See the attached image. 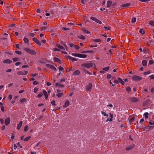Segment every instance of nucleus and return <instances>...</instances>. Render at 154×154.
I'll use <instances>...</instances> for the list:
<instances>
[{"instance_id": "f257e3e1", "label": "nucleus", "mask_w": 154, "mask_h": 154, "mask_svg": "<svg viewBox=\"0 0 154 154\" xmlns=\"http://www.w3.org/2000/svg\"><path fill=\"white\" fill-rule=\"evenodd\" d=\"M24 50L25 51L31 54L35 55L36 54V52L34 50H31L28 48H24Z\"/></svg>"}, {"instance_id": "f03ea898", "label": "nucleus", "mask_w": 154, "mask_h": 154, "mask_svg": "<svg viewBox=\"0 0 154 154\" xmlns=\"http://www.w3.org/2000/svg\"><path fill=\"white\" fill-rule=\"evenodd\" d=\"M82 66L87 68H89L93 66V63L90 62L88 63H85L82 65Z\"/></svg>"}, {"instance_id": "7ed1b4c3", "label": "nucleus", "mask_w": 154, "mask_h": 154, "mask_svg": "<svg viewBox=\"0 0 154 154\" xmlns=\"http://www.w3.org/2000/svg\"><path fill=\"white\" fill-rule=\"evenodd\" d=\"M118 80L115 79L114 80V82L116 84H118L119 82H120L122 85H124V82L123 81L122 79L120 78H118Z\"/></svg>"}, {"instance_id": "20e7f679", "label": "nucleus", "mask_w": 154, "mask_h": 154, "mask_svg": "<svg viewBox=\"0 0 154 154\" xmlns=\"http://www.w3.org/2000/svg\"><path fill=\"white\" fill-rule=\"evenodd\" d=\"M142 77L137 75H134L132 77V79L134 81H139L142 79Z\"/></svg>"}, {"instance_id": "39448f33", "label": "nucleus", "mask_w": 154, "mask_h": 154, "mask_svg": "<svg viewBox=\"0 0 154 154\" xmlns=\"http://www.w3.org/2000/svg\"><path fill=\"white\" fill-rule=\"evenodd\" d=\"M130 99L131 101L133 103H136L139 101L138 98L134 97H130Z\"/></svg>"}, {"instance_id": "423d86ee", "label": "nucleus", "mask_w": 154, "mask_h": 154, "mask_svg": "<svg viewBox=\"0 0 154 154\" xmlns=\"http://www.w3.org/2000/svg\"><path fill=\"white\" fill-rule=\"evenodd\" d=\"M46 66L47 67L51 69H52L54 71L57 70L56 68L54 65L47 64H46Z\"/></svg>"}, {"instance_id": "0eeeda50", "label": "nucleus", "mask_w": 154, "mask_h": 154, "mask_svg": "<svg viewBox=\"0 0 154 154\" xmlns=\"http://www.w3.org/2000/svg\"><path fill=\"white\" fill-rule=\"evenodd\" d=\"M92 87V85L91 83H89L86 87V90L87 91H90L91 90Z\"/></svg>"}, {"instance_id": "6e6552de", "label": "nucleus", "mask_w": 154, "mask_h": 154, "mask_svg": "<svg viewBox=\"0 0 154 154\" xmlns=\"http://www.w3.org/2000/svg\"><path fill=\"white\" fill-rule=\"evenodd\" d=\"M33 41L35 42L36 43L37 45H41V44L40 41L37 39L35 38L34 37L32 38Z\"/></svg>"}, {"instance_id": "1a4fd4ad", "label": "nucleus", "mask_w": 154, "mask_h": 154, "mask_svg": "<svg viewBox=\"0 0 154 154\" xmlns=\"http://www.w3.org/2000/svg\"><path fill=\"white\" fill-rule=\"evenodd\" d=\"M134 144H131L126 146L125 147V149L127 150H129L132 149L134 147Z\"/></svg>"}, {"instance_id": "9d476101", "label": "nucleus", "mask_w": 154, "mask_h": 154, "mask_svg": "<svg viewBox=\"0 0 154 154\" xmlns=\"http://www.w3.org/2000/svg\"><path fill=\"white\" fill-rule=\"evenodd\" d=\"M10 122V119L9 117L6 118L5 120V124L6 126L8 125Z\"/></svg>"}, {"instance_id": "9b49d317", "label": "nucleus", "mask_w": 154, "mask_h": 154, "mask_svg": "<svg viewBox=\"0 0 154 154\" xmlns=\"http://www.w3.org/2000/svg\"><path fill=\"white\" fill-rule=\"evenodd\" d=\"M53 60L54 61L57 62L58 63H59L60 64L61 63V60L58 58H57L56 57H54Z\"/></svg>"}, {"instance_id": "f8f14e48", "label": "nucleus", "mask_w": 154, "mask_h": 154, "mask_svg": "<svg viewBox=\"0 0 154 154\" xmlns=\"http://www.w3.org/2000/svg\"><path fill=\"white\" fill-rule=\"evenodd\" d=\"M87 56V55L86 54H79L78 57L81 58H85Z\"/></svg>"}, {"instance_id": "ddd939ff", "label": "nucleus", "mask_w": 154, "mask_h": 154, "mask_svg": "<svg viewBox=\"0 0 154 154\" xmlns=\"http://www.w3.org/2000/svg\"><path fill=\"white\" fill-rule=\"evenodd\" d=\"M12 62V61L9 59H6L3 61L4 63H10Z\"/></svg>"}, {"instance_id": "4468645a", "label": "nucleus", "mask_w": 154, "mask_h": 154, "mask_svg": "<svg viewBox=\"0 0 154 154\" xmlns=\"http://www.w3.org/2000/svg\"><path fill=\"white\" fill-rule=\"evenodd\" d=\"M43 93L45 95V99H47L48 98V96L47 91L45 90H44L43 91Z\"/></svg>"}, {"instance_id": "2eb2a0df", "label": "nucleus", "mask_w": 154, "mask_h": 154, "mask_svg": "<svg viewBox=\"0 0 154 154\" xmlns=\"http://www.w3.org/2000/svg\"><path fill=\"white\" fill-rule=\"evenodd\" d=\"M69 100H66L65 103L64 105L63 106L64 108H66L67 107L69 104Z\"/></svg>"}, {"instance_id": "dca6fc26", "label": "nucleus", "mask_w": 154, "mask_h": 154, "mask_svg": "<svg viewBox=\"0 0 154 154\" xmlns=\"http://www.w3.org/2000/svg\"><path fill=\"white\" fill-rule=\"evenodd\" d=\"M23 122L22 121H20L17 127V129L18 130L20 129L22 124Z\"/></svg>"}, {"instance_id": "f3484780", "label": "nucleus", "mask_w": 154, "mask_h": 154, "mask_svg": "<svg viewBox=\"0 0 154 154\" xmlns=\"http://www.w3.org/2000/svg\"><path fill=\"white\" fill-rule=\"evenodd\" d=\"M112 4V2L110 1H108L107 2V7L108 8L110 7Z\"/></svg>"}, {"instance_id": "a211bd4d", "label": "nucleus", "mask_w": 154, "mask_h": 154, "mask_svg": "<svg viewBox=\"0 0 154 154\" xmlns=\"http://www.w3.org/2000/svg\"><path fill=\"white\" fill-rule=\"evenodd\" d=\"M23 41L25 43L29 44V41L26 37H25L23 38Z\"/></svg>"}, {"instance_id": "6ab92c4d", "label": "nucleus", "mask_w": 154, "mask_h": 154, "mask_svg": "<svg viewBox=\"0 0 154 154\" xmlns=\"http://www.w3.org/2000/svg\"><path fill=\"white\" fill-rule=\"evenodd\" d=\"M80 74V72L78 70H76L73 73V75H78Z\"/></svg>"}, {"instance_id": "aec40b11", "label": "nucleus", "mask_w": 154, "mask_h": 154, "mask_svg": "<svg viewBox=\"0 0 154 154\" xmlns=\"http://www.w3.org/2000/svg\"><path fill=\"white\" fill-rule=\"evenodd\" d=\"M147 63V61L145 60H143L142 61V64L143 66H146Z\"/></svg>"}, {"instance_id": "412c9836", "label": "nucleus", "mask_w": 154, "mask_h": 154, "mask_svg": "<svg viewBox=\"0 0 154 154\" xmlns=\"http://www.w3.org/2000/svg\"><path fill=\"white\" fill-rule=\"evenodd\" d=\"M57 46L58 48H59L60 49L64 50H65L63 46L61 45H60L58 44H57Z\"/></svg>"}, {"instance_id": "4be33fe9", "label": "nucleus", "mask_w": 154, "mask_h": 154, "mask_svg": "<svg viewBox=\"0 0 154 154\" xmlns=\"http://www.w3.org/2000/svg\"><path fill=\"white\" fill-rule=\"evenodd\" d=\"M26 101V99L25 98H22L20 100V102L22 103H23Z\"/></svg>"}, {"instance_id": "5701e85b", "label": "nucleus", "mask_w": 154, "mask_h": 154, "mask_svg": "<svg viewBox=\"0 0 154 154\" xmlns=\"http://www.w3.org/2000/svg\"><path fill=\"white\" fill-rule=\"evenodd\" d=\"M130 5V4L129 3H126L124 4H123L122 5V7H129Z\"/></svg>"}, {"instance_id": "b1692460", "label": "nucleus", "mask_w": 154, "mask_h": 154, "mask_svg": "<svg viewBox=\"0 0 154 154\" xmlns=\"http://www.w3.org/2000/svg\"><path fill=\"white\" fill-rule=\"evenodd\" d=\"M109 69V66H107L106 67H104L103 68V70L104 71H108Z\"/></svg>"}, {"instance_id": "393cba45", "label": "nucleus", "mask_w": 154, "mask_h": 154, "mask_svg": "<svg viewBox=\"0 0 154 154\" xmlns=\"http://www.w3.org/2000/svg\"><path fill=\"white\" fill-rule=\"evenodd\" d=\"M56 86H59L60 87H63L64 86V85H63L60 84L58 82L56 84Z\"/></svg>"}, {"instance_id": "a878e982", "label": "nucleus", "mask_w": 154, "mask_h": 154, "mask_svg": "<svg viewBox=\"0 0 154 154\" xmlns=\"http://www.w3.org/2000/svg\"><path fill=\"white\" fill-rule=\"evenodd\" d=\"M101 113L102 115H103L104 116L108 117L109 116V115L106 114L105 112L103 111H101Z\"/></svg>"}, {"instance_id": "bb28decb", "label": "nucleus", "mask_w": 154, "mask_h": 154, "mask_svg": "<svg viewBox=\"0 0 154 154\" xmlns=\"http://www.w3.org/2000/svg\"><path fill=\"white\" fill-rule=\"evenodd\" d=\"M109 115L110 116V118L109 119V121L110 122H111L112 120V118H113V115L111 113H109Z\"/></svg>"}, {"instance_id": "cd10ccee", "label": "nucleus", "mask_w": 154, "mask_h": 154, "mask_svg": "<svg viewBox=\"0 0 154 154\" xmlns=\"http://www.w3.org/2000/svg\"><path fill=\"white\" fill-rule=\"evenodd\" d=\"M91 19L92 20L95 21L96 22L97 21V20H98L97 18H96L95 17H91Z\"/></svg>"}, {"instance_id": "c85d7f7f", "label": "nucleus", "mask_w": 154, "mask_h": 154, "mask_svg": "<svg viewBox=\"0 0 154 154\" xmlns=\"http://www.w3.org/2000/svg\"><path fill=\"white\" fill-rule=\"evenodd\" d=\"M43 93H42V92H40L39 94H38L37 95V97L38 98L41 97H42L43 95Z\"/></svg>"}, {"instance_id": "c756f323", "label": "nucleus", "mask_w": 154, "mask_h": 154, "mask_svg": "<svg viewBox=\"0 0 154 154\" xmlns=\"http://www.w3.org/2000/svg\"><path fill=\"white\" fill-rule=\"evenodd\" d=\"M31 136H28V137H26L23 140L24 141H27L30 139V138H31Z\"/></svg>"}, {"instance_id": "7c9ffc66", "label": "nucleus", "mask_w": 154, "mask_h": 154, "mask_svg": "<svg viewBox=\"0 0 154 154\" xmlns=\"http://www.w3.org/2000/svg\"><path fill=\"white\" fill-rule=\"evenodd\" d=\"M149 24L151 25L154 26V21L153 20L150 21L149 23Z\"/></svg>"}, {"instance_id": "2f4dec72", "label": "nucleus", "mask_w": 154, "mask_h": 154, "mask_svg": "<svg viewBox=\"0 0 154 154\" xmlns=\"http://www.w3.org/2000/svg\"><path fill=\"white\" fill-rule=\"evenodd\" d=\"M78 38H79L80 39H82V40H84V39H85V37L83 35H81L80 36H78Z\"/></svg>"}, {"instance_id": "473e14b6", "label": "nucleus", "mask_w": 154, "mask_h": 154, "mask_svg": "<svg viewBox=\"0 0 154 154\" xmlns=\"http://www.w3.org/2000/svg\"><path fill=\"white\" fill-rule=\"evenodd\" d=\"M19 58L17 57H15L13 58V60L14 61L16 62L19 60Z\"/></svg>"}, {"instance_id": "72a5a7b5", "label": "nucleus", "mask_w": 154, "mask_h": 154, "mask_svg": "<svg viewBox=\"0 0 154 154\" xmlns=\"http://www.w3.org/2000/svg\"><path fill=\"white\" fill-rule=\"evenodd\" d=\"M29 127L28 125L26 126L24 128V131H27L28 130Z\"/></svg>"}, {"instance_id": "f704fd0d", "label": "nucleus", "mask_w": 154, "mask_h": 154, "mask_svg": "<svg viewBox=\"0 0 154 154\" xmlns=\"http://www.w3.org/2000/svg\"><path fill=\"white\" fill-rule=\"evenodd\" d=\"M139 32L142 33V34H144L145 33V32L142 29H140Z\"/></svg>"}, {"instance_id": "c9c22d12", "label": "nucleus", "mask_w": 154, "mask_h": 154, "mask_svg": "<svg viewBox=\"0 0 154 154\" xmlns=\"http://www.w3.org/2000/svg\"><path fill=\"white\" fill-rule=\"evenodd\" d=\"M23 72L22 71H19L17 72L18 74L20 75H24Z\"/></svg>"}, {"instance_id": "e433bc0d", "label": "nucleus", "mask_w": 154, "mask_h": 154, "mask_svg": "<svg viewBox=\"0 0 154 154\" xmlns=\"http://www.w3.org/2000/svg\"><path fill=\"white\" fill-rule=\"evenodd\" d=\"M63 95V93H59L57 94V96L58 97H60Z\"/></svg>"}, {"instance_id": "4c0bfd02", "label": "nucleus", "mask_w": 154, "mask_h": 154, "mask_svg": "<svg viewBox=\"0 0 154 154\" xmlns=\"http://www.w3.org/2000/svg\"><path fill=\"white\" fill-rule=\"evenodd\" d=\"M136 19L135 17H134L132 19L131 22L132 23H134L136 22Z\"/></svg>"}, {"instance_id": "58836bf2", "label": "nucleus", "mask_w": 154, "mask_h": 154, "mask_svg": "<svg viewBox=\"0 0 154 154\" xmlns=\"http://www.w3.org/2000/svg\"><path fill=\"white\" fill-rule=\"evenodd\" d=\"M151 73V72L150 71H147L144 73V75L149 74Z\"/></svg>"}, {"instance_id": "ea45409f", "label": "nucleus", "mask_w": 154, "mask_h": 154, "mask_svg": "<svg viewBox=\"0 0 154 154\" xmlns=\"http://www.w3.org/2000/svg\"><path fill=\"white\" fill-rule=\"evenodd\" d=\"M94 41L95 42H98L101 41V40L100 39H95L94 40Z\"/></svg>"}, {"instance_id": "a19ab883", "label": "nucleus", "mask_w": 154, "mask_h": 154, "mask_svg": "<svg viewBox=\"0 0 154 154\" xmlns=\"http://www.w3.org/2000/svg\"><path fill=\"white\" fill-rule=\"evenodd\" d=\"M38 90V88L35 87L34 88V93H35L37 92Z\"/></svg>"}, {"instance_id": "79ce46f5", "label": "nucleus", "mask_w": 154, "mask_h": 154, "mask_svg": "<svg viewBox=\"0 0 154 154\" xmlns=\"http://www.w3.org/2000/svg\"><path fill=\"white\" fill-rule=\"evenodd\" d=\"M79 54H76V53H72L71 55L74 56L78 57Z\"/></svg>"}, {"instance_id": "37998d69", "label": "nucleus", "mask_w": 154, "mask_h": 154, "mask_svg": "<svg viewBox=\"0 0 154 154\" xmlns=\"http://www.w3.org/2000/svg\"><path fill=\"white\" fill-rule=\"evenodd\" d=\"M148 112H145L144 114V116L145 118H148Z\"/></svg>"}, {"instance_id": "c03bdc74", "label": "nucleus", "mask_w": 154, "mask_h": 154, "mask_svg": "<svg viewBox=\"0 0 154 154\" xmlns=\"http://www.w3.org/2000/svg\"><path fill=\"white\" fill-rule=\"evenodd\" d=\"M85 34H88L89 33V32L88 30H86V29H84L83 30Z\"/></svg>"}, {"instance_id": "a18cd8bd", "label": "nucleus", "mask_w": 154, "mask_h": 154, "mask_svg": "<svg viewBox=\"0 0 154 154\" xmlns=\"http://www.w3.org/2000/svg\"><path fill=\"white\" fill-rule=\"evenodd\" d=\"M154 62L152 60H150L149 61V64L150 65H152L153 64Z\"/></svg>"}, {"instance_id": "49530a36", "label": "nucleus", "mask_w": 154, "mask_h": 154, "mask_svg": "<svg viewBox=\"0 0 154 154\" xmlns=\"http://www.w3.org/2000/svg\"><path fill=\"white\" fill-rule=\"evenodd\" d=\"M112 77L111 75L110 74H107V78L108 79H109L110 78Z\"/></svg>"}, {"instance_id": "de8ad7c7", "label": "nucleus", "mask_w": 154, "mask_h": 154, "mask_svg": "<svg viewBox=\"0 0 154 154\" xmlns=\"http://www.w3.org/2000/svg\"><path fill=\"white\" fill-rule=\"evenodd\" d=\"M29 35L30 36L32 37H34L35 35V34L33 33H30Z\"/></svg>"}, {"instance_id": "09e8293b", "label": "nucleus", "mask_w": 154, "mask_h": 154, "mask_svg": "<svg viewBox=\"0 0 154 154\" xmlns=\"http://www.w3.org/2000/svg\"><path fill=\"white\" fill-rule=\"evenodd\" d=\"M59 71H63V70L64 69L62 67H61V66H60L59 67Z\"/></svg>"}, {"instance_id": "8fccbe9b", "label": "nucleus", "mask_w": 154, "mask_h": 154, "mask_svg": "<svg viewBox=\"0 0 154 154\" xmlns=\"http://www.w3.org/2000/svg\"><path fill=\"white\" fill-rule=\"evenodd\" d=\"M15 53L19 55H20L21 54V52L20 51H15Z\"/></svg>"}, {"instance_id": "3c124183", "label": "nucleus", "mask_w": 154, "mask_h": 154, "mask_svg": "<svg viewBox=\"0 0 154 154\" xmlns=\"http://www.w3.org/2000/svg\"><path fill=\"white\" fill-rule=\"evenodd\" d=\"M0 121L1 122L2 125L4 124V121L3 119L0 118Z\"/></svg>"}, {"instance_id": "603ef678", "label": "nucleus", "mask_w": 154, "mask_h": 154, "mask_svg": "<svg viewBox=\"0 0 154 154\" xmlns=\"http://www.w3.org/2000/svg\"><path fill=\"white\" fill-rule=\"evenodd\" d=\"M131 90L130 88L129 87H127L126 88V90L127 91H129Z\"/></svg>"}, {"instance_id": "864d4df0", "label": "nucleus", "mask_w": 154, "mask_h": 154, "mask_svg": "<svg viewBox=\"0 0 154 154\" xmlns=\"http://www.w3.org/2000/svg\"><path fill=\"white\" fill-rule=\"evenodd\" d=\"M87 2V0H81V2L83 4H85Z\"/></svg>"}, {"instance_id": "5fc2aeb1", "label": "nucleus", "mask_w": 154, "mask_h": 154, "mask_svg": "<svg viewBox=\"0 0 154 154\" xmlns=\"http://www.w3.org/2000/svg\"><path fill=\"white\" fill-rule=\"evenodd\" d=\"M67 58L69 60H72V57L69 56H66Z\"/></svg>"}, {"instance_id": "6e6d98bb", "label": "nucleus", "mask_w": 154, "mask_h": 154, "mask_svg": "<svg viewBox=\"0 0 154 154\" xmlns=\"http://www.w3.org/2000/svg\"><path fill=\"white\" fill-rule=\"evenodd\" d=\"M51 103L53 105L55 106L56 104H55V101L54 100H52L51 102Z\"/></svg>"}, {"instance_id": "4d7b16f0", "label": "nucleus", "mask_w": 154, "mask_h": 154, "mask_svg": "<svg viewBox=\"0 0 154 154\" xmlns=\"http://www.w3.org/2000/svg\"><path fill=\"white\" fill-rule=\"evenodd\" d=\"M33 83L34 85H37L38 84V82L36 81H34L33 82Z\"/></svg>"}, {"instance_id": "13d9d810", "label": "nucleus", "mask_w": 154, "mask_h": 154, "mask_svg": "<svg viewBox=\"0 0 154 154\" xmlns=\"http://www.w3.org/2000/svg\"><path fill=\"white\" fill-rule=\"evenodd\" d=\"M149 123V125H154V121H150Z\"/></svg>"}, {"instance_id": "bf43d9fd", "label": "nucleus", "mask_w": 154, "mask_h": 154, "mask_svg": "<svg viewBox=\"0 0 154 154\" xmlns=\"http://www.w3.org/2000/svg\"><path fill=\"white\" fill-rule=\"evenodd\" d=\"M1 108V110L2 111H4L5 110V109L4 108V106H2L1 107H0Z\"/></svg>"}, {"instance_id": "052dcab7", "label": "nucleus", "mask_w": 154, "mask_h": 154, "mask_svg": "<svg viewBox=\"0 0 154 154\" xmlns=\"http://www.w3.org/2000/svg\"><path fill=\"white\" fill-rule=\"evenodd\" d=\"M29 67V66L28 65H23L22 66V68H28Z\"/></svg>"}, {"instance_id": "680f3d73", "label": "nucleus", "mask_w": 154, "mask_h": 154, "mask_svg": "<svg viewBox=\"0 0 154 154\" xmlns=\"http://www.w3.org/2000/svg\"><path fill=\"white\" fill-rule=\"evenodd\" d=\"M150 79H154V76L152 75H151L149 76Z\"/></svg>"}, {"instance_id": "e2e57ef3", "label": "nucleus", "mask_w": 154, "mask_h": 154, "mask_svg": "<svg viewBox=\"0 0 154 154\" xmlns=\"http://www.w3.org/2000/svg\"><path fill=\"white\" fill-rule=\"evenodd\" d=\"M69 46L71 47H74L75 45L72 43H71L69 44Z\"/></svg>"}, {"instance_id": "0e129e2a", "label": "nucleus", "mask_w": 154, "mask_h": 154, "mask_svg": "<svg viewBox=\"0 0 154 154\" xmlns=\"http://www.w3.org/2000/svg\"><path fill=\"white\" fill-rule=\"evenodd\" d=\"M5 125H3L1 128V130L2 131L4 130L5 129Z\"/></svg>"}, {"instance_id": "69168bd1", "label": "nucleus", "mask_w": 154, "mask_h": 154, "mask_svg": "<svg viewBox=\"0 0 154 154\" xmlns=\"http://www.w3.org/2000/svg\"><path fill=\"white\" fill-rule=\"evenodd\" d=\"M21 64V63L20 62H17L16 63H15V65L16 66H18L20 64Z\"/></svg>"}, {"instance_id": "338daca9", "label": "nucleus", "mask_w": 154, "mask_h": 154, "mask_svg": "<svg viewBox=\"0 0 154 154\" xmlns=\"http://www.w3.org/2000/svg\"><path fill=\"white\" fill-rule=\"evenodd\" d=\"M77 60V58H74V57H72V61H76Z\"/></svg>"}, {"instance_id": "774afa93", "label": "nucleus", "mask_w": 154, "mask_h": 154, "mask_svg": "<svg viewBox=\"0 0 154 154\" xmlns=\"http://www.w3.org/2000/svg\"><path fill=\"white\" fill-rule=\"evenodd\" d=\"M54 50L55 51H60V50L59 49L57 48L54 49Z\"/></svg>"}]
</instances>
